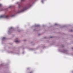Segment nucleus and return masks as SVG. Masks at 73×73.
Masks as SVG:
<instances>
[{
    "instance_id": "nucleus-1",
    "label": "nucleus",
    "mask_w": 73,
    "mask_h": 73,
    "mask_svg": "<svg viewBox=\"0 0 73 73\" xmlns=\"http://www.w3.org/2000/svg\"><path fill=\"white\" fill-rule=\"evenodd\" d=\"M0 18H5L6 19H8L9 17V15H1L0 16Z\"/></svg>"
},
{
    "instance_id": "nucleus-2",
    "label": "nucleus",
    "mask_w": 73,
    "mask_h": 73,
    "mask_svg": "<svg viewBox=\"0 0 73 73\" xmlns=\"http://www.w3.org/2000/svg\"><path fill=\"white\" fill-rule=\"evenodd\" d=\"M27 9V8H24L23 10H21V11L20 12H24L25 10H26Z\"/></svg>"
},
{
    "instance_id": "nucleus-3",
    "label": "nucleus",
    "mask_w": 73,
    "mask_h": 73,
    "mask_svg": "<svg viewBox=\"0 0 73 73\" xmlns=\"http://www.w3.org/2000/svg\"><path fill=\"white\" fill-rule=\"evenodd\" d=\"M15 42L17 43V42L19 43L20 42V41L19 40H16L15 41Z\"/></svg>"
},
{
    "instance_id": "nucleus-4",
    "label": "nucleus",
    "mask_w": 73,
    "mask_h": 73,
    "mask_svg": "<svg viewBox=\"0 0 73 73\" xmlns=\"http://www.w3.org/2000/svg\"><path fill=\"white\" fill-rule=\"evenodd\" d=\"M2 39H3V40H5V38L3 37V38Z\"/></svg>"
},
{
    "instance_id": "nucleus-5",
    "label": "nucleus",
    "mask_w": 73,
    "mask_h": 73,
    "mask_svg": "<svg viewBox=\"0 0 73 73\" xmlns=\"http://www.w3.org/2000/svg\"><path fill=\"white\" fill-rule=\"evenodd\" d=\"M2 7V5L1 4H0V7Z\"/></svg>"
},
{
    "instance_id": "nucleus-6",
    "label": "nucleus",
    "mask_w": 73,
    "mask_h": 73,
    "mask_svg": "<svg viewBox=\"0 0 73 73\" xmlns=\"http://www.w3.org/2000/svg\"><path fill=\"white\" fill-rule=\"evenodd\" d=\"M55 25H57V23H55L54 24Z\"/></svg>"
},
{
    "instance_id": "nucleus-7",
    "label": "nucleus",
    "mask_w": 73,
    "mask_h": 73,
    "mask_svg": "<svg viewBox=\"0 0 73 73\" xmlns=\"http://www.w3.org/2000/svg\"><path fill=\"white\" fill-rule=\"evenodd\" d=\"M37 26L38 27H40V25H37Z\"/></svg>"
},
{
    "instance_id": "nucleus-8",
    "label": "nucleus",
    "mask_w": 73,
    "mask_h": 73,
    "mask_svg": "<svg viewBox=\"0 0 73 73\" xmlns=\"http://www.w3.org/2000/svg\"><path fill=\"white\" fill-rule=\"evenodd\" d=\"M71 32H72V30H71Z\"/></svg>"
},
{
    "instance_id": "nucleus-9",
    "label": "nucleus",
    "mask_w": 73,
    "mask_h": 73,
    "mask_svg": "<svg viewBox=\"0 0 73 73\" xmlns=\"http://www.w3.org/2000/svg\"><path fill=\"white\" fill-rule=\"evenodd\" d=\"M40 34H38V35H39V36H40Z\"/></svg>"
},
{
    "instance_id": "nucleus-10",
    "label": "nucleus",
    "mask_w": 73,
    "mask_h": 73,
    "mask_svg": "<svg viewBox=\"0 0 73 73\" xmlns=\"http://www.w3.org/2000/svg\"><path fill=\"white\" fill-rule=\"evenodd\" d=\"M50 38H52V37H50Z\"/></svg>"
},
{
    "instance_id": "nucleus-11",
    "label": "nucleus",
    "mask_w": 73,
    "mask_h": 73,
    "mask_svg": "<svg viewBox=\"0 0 73 73\" xmlns=\"http://www.w3.org/2000/svg\"><path fill=\"white\" fill-rule=\"evenodd\" d=\"M72 49L73 50V48H72Z\"/></svg>"
},
{
    "instance_id": "nucleus-12",
    "label": "nucleus",
    "mask_w": 73,
    "mask_h": 73,
    "mask_svg": "<svg viewBox=\"0 0 73 73\" xmlns=\"http://www.w3.org/2000/svg\"><path fill=\"white\" fill-rule=\"evenodd\" d=\"M21 0V1H23V0Z\"/></svg>"
}]
</instances>
